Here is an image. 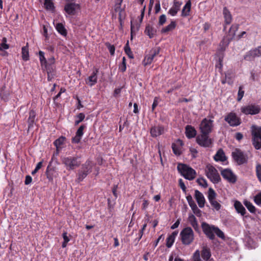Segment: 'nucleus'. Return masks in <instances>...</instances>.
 Returning <instances> with one entry per match:
<instances>
[{"label":"nucleus","mask_w":261,"mask_h":261,"mask_svg":"<svg viewBox=\"0 0 261 261\" xmlns=\"http://www.w3.org/2000/svg\"><path fill=\"white\" fill-rule=\"evenodd\" d=\"M177 168L179 172L185 178L190 180L195 178L196 172L189 166L184 164H178Z\"/></svg>","instance_id":"f257e3e1"},{"label":"nucleus","mask_w":261,"mask_h":261,"mask_svg":"<svg viewBox=\"0 0 261 261\" xmlns=\"http://www.w3.org/2000/svg\"><path fill=\"white\" fill-rule=\"evenodd\" d=\"M61 161L68 170H74L81 164V161L77 156H64L61 158Z\"/></svg>","instance_id":"f03ea898"},{"label":"nucleus","mask_w":261,"mask_h":261,"mask_svg":"<svg viewBox=\"0 0 261 261\" xmlns=\"http://www.w3.org/2000/svg\"><path fill=\"white\" fill-rule=\"evenodd\" d=\"M205 174L207 177L214 184H217L221 180V177L216 169L211 165H207L205 168Z\"/></svg>","instance_id":"7ed1b4c3"},{"label":"nucleus","mask_w":261,"mask_h":261,"mask_svg":"<svg viewBox=\"0 0 261 261\" xmlns=\"http://www.w3.org/2000/svg\"><path fill=\"white\" fill-rule=\"evenodd\" d=\"M182 243L185 245L190 244L194 240V232L191 227L184 228L180 233Z\"/></svg>","instance_id":"20e7f679"},{"label":"nucleus","mask_w":261,"mask_h":261,"mask_svg":"<svg viewBox=\"0 0 261 261\" xmlns=\"http://www.w3.org/2000/svg\"><path fill=\"white\" fill-rule=\"evenodd\" d=\"M252 144L256 149H261V127H255L252 130Z\"/></svg>","instance_id":"39448f33"},{"label":"nucleus","mask_w":261,"mask_h":261,"mask_svg":"<svg viewBox=\"0 0 261 261\" xmlns=\"http://www.w3.org/2000/svg\"><path fill=\"white\" fill-rule=\"evenodd\" d=\"M232 155L234 161L239 165L243 164L247 162V155L239 149H236L232 152Z\"/></svg>","instance_id":"423d86ee"},{"label":"nucleus","mask_w":261,"mask_h":261,"mask_svg":"<svg viewBox=\"0 0 261 261\" xmlns=\"http://www.w3.org/2000/svg\"><path fill=\"white\" fill-rule=\"evenodd\" d=\"M213 127V120L203 119L200 124V130L201 133L210 134L212 132Z\"/></svg>","instance_id":"0eeeda50"},{"label":"nucleus","mask_w":261,"mask_h":261,"mask_svg":"<svg viewBox=\"0 0 261 261\" xmlns=\"http://www.w3.org/2000/svg\"><path fill=\"white\" fill-rule=\"evenodd\" d=\"M197 143L201 146L204 147H210L212 144V140L208 137V134L201 133L196 138Z\"/></svg>","instance_id":"6e6552de"},{"label":"nucleus","mask_w":261,"mask_h":261,"mask_svg":"<svg viewBox=\"0 0 261 261\" xmlns=\"http://www.w3.org/2000/svg\"><path fill=\"white\" fill-rule=\"evenodd\" d=\"M260 108L258 105H249L242 107L241 111L245 115H255L259 113Z\"/></svg>","instance_id":"1a4fd4ad"},{"label":"nucleus","mask_w":261,"mask_h":261,"mask_svg":"<svg viewBox=\"0 0 261 261\" xmlns=\"http://www.w3.org/2000/svg\"><path fill=\"white\" fill-rule=\"evenodd\" d=\"M224 120L231 126H238L241 123V119L237 117V115L233 112H231L228 114L225 117Z\"/></svg>","instance_id":"9d476101"},{"label":"nucleus","mask_w":261,"mask_h":261,"mask_svg":"<svg viewBox=\"0 0 261 261\" xmlns=\"http://www.w3.org/2000/svg\"><path fill=\"white\" fill-rule=\"evenodd\" d=\"M201 227L204 234L211 240L215 238L214 232L216 227L213 225H210L206 222H203L201 224Z\"/></svg>","instance_id":"9b49d317"},{"label":"nucleus","mask_w":261,"mask_h":261,"mask_svg":"<svg viewBox=\"0 0 261 261\" xmlns=\"http://www.w3.org/2000/svg\"><path fill=\"white\" fill-rule=\"evenodd\" d=\"M221 174L222 177L230 183L234 184L237 181V176L229 169L221 170Z\"/></svg>","instance_id":"f8f14e48"},{"label":"nucleus","mask_w":261,"mask_h":261,"mask_svg":"<svg viewBox=\"0 0 261 261\" xmlns=\"http://www.w3.org/2000/svg\"><path fill=\"white\" fill-rule=\"evenodd\" d=\"M80 5L75 3H69L64 6L65 11L70 15H74L76 14V11L80 9Z\"/></svg>","instance_id":"ddd939ff"},{"label":"nucleus","mask_w":261,"mask_h":261,"mask_svg":"<svg viewBox=\"0 0 261 261\" xmlns=\"http://www.w3.org/2000/svg\"><path fill=\"white\" fill-rule=\"evenodd\" d=\"M159 52L160 49L159 48L151 49L149 53L146 55L144 58V65H146L148 64H150L152 62L154 57L159 54Z\"/></svg>","instance_id":"4468645a"},{"label":"nucleus","mask_w":261,"mask_h":261,"mask_svg":"<svg viewBox=\"0 0 261 261\" xmlns=\"http://www.w3.org/2000/svg\"><path fill=\"white\" fill-rule=\"evenodd\" d=\"M165 133V128L163 126L158 125L151 127L150 133L151 137L156 138L163 135Z\"/></svg>","instance_id":"2eb2a0df"},{"label":"nucleus","mask_w":261,"mask_h":261,"mask_svg":"<svg viewBox=\"0 0 261 261\" xmlns=\"http://www.w3.org/2000/svg\"><path fill=\"white\" fill-rule=\"evenodd\" d=\"M98 72V70L95 69L93 71L92 74L85 80L86 83L91 87L94 85L97 82V74Z\"/></svg>","instance_id":"dca6fc26"},{"label":"nucleus","mask_w":261,"mask_h":261,"mask_svg":"<svg viewBox=\"0 0 261 261\" xmlns=\"http://www.w3.org/2000/svg\"><path fill=\"white\" fill-rule=\"evenodd\" d=\"M85 127L86 126L84 125H82L79 127L76 132L75 136L72 139V143L76 144L80 142L84 134V129Z\"/></svg>","instance_id":"f3484780"},{"label":"nucleus","mask_w":261,"mask_h":261,"mask_svg":"<svg viewBox=\"0 0 261 261\" xmlns=\"http://www.w3.org/2000/svg\"><path fill=\"white\" fill-rule=\"evenodd\" d=\"M195 198L199 206L201 208L203 207L205 202V200L203 194L196 190L195 191Z\"/></svg>","instance_id":"a211bd4d"},{"label":"nucleus","mask_w":261,"mask_h":261,"mask_svg":"<svg viewBox=\"0 0 261 261\" xmlns=\"http://www.w3.org/2000/svg\"><path fill=\"white\" fill-rule=\"evenodd\" d=\"M185 134L186 137L189 138H194L197 132L195 128L191 125H187L185 128Z\"/></svg>","instance_id":"6ab92c4d"},{"label":"nucleus","mask_w":261,"mask_h":261,"mask_svg":"<svg viewBox=\"0 0 261 261\" xmlns=\"http://www.w3.org/2000/svg\"><path fill=\"white\" fill-rule=\"evenodd\" d=\"M181 4V2L174 1L173 5L169 10L168 13L172 16L176 15L179 10Z\"/></svg>","instance_id":"aec40b11"},{"label":"nucleus","mask_w":261,"mask_h":261,"mask_svg":"<svg viewBox=\"0 0 261 261\" xmlns=\"http://www.w3.org/2000/svg\"><path fill=\"white\" fill-rule=\"evenodd\" d=\"M223 14L225 20V24H229L232 21V16L230 11L226 7H224L223 10Z\"/></svg>","instance_id":"412c9836"},{"label":"nucleus","mask_w":261,"mask_h":261,"mask_svg":"<svg viewBox=\"0 0 261 261\" xmlns=\"http://www.w3.org/2000/svg\"><path fill=\"white\" fill-rule=\"evenodd\" d=\"M234 206L236 211L242 216H244L246 214V210L242 204L239 201H236L234 203Z\"/></svg>","instance_id":"4be33fe9"},{"label":"nucleus","mask_w":261,"mask_h":261,"mask_svg":"<svg viewBox=\"0 0 261 261\" xmlns=\"http://www.w3.org/2000/svg\"><path fill=\"white\" fill-rule=\"evenodd\" d=\"M248 56L251 57L252 58L260 56L261 57V46H258L254 49L250 50L245 58H246Z\"/></svg>","instance_id":"5701e85b"},{"label":"nucleus","mask_w":261,"mask_h":261,"mask_svg":"<svg viewBox=\"0 0 261 261\" xmlns=\"http://www.w3.org/2000/svg\"><path fill=\"white\" fill-rule=\"evenodd\" d=\"M178 232L173 231L166 239V246L170 248L174 242L175 238L177 235Z\"/></svg>","instance_id":"b1692460"},{"label":"nucleus","mask_w":261,"mask_h":261,"mask_svg":"<svg viewBox=\"0 0 261 261\" xmlns=\"http://www.w3.org/2000/svg\"><path fill=\"white\" fill-rule=\"evenodd\" d=\"M10 93L9 90L6 89L5 86H3L0 90V96L4 101H7L9 99Z\"/></svg>","instance_id":"393cba45"},{"label":"nucleus","mask_w":261,"mask_h":261,"mask_svg":"<svg viewBox=\"0 0 261 261\" xmlns=\"http://www.w3.org/2000/svg\"><path fill=\"white\" fill-rule=\"evenodd\" d=\"M36 117V113L34 110H31L30 111L29 113V117L28 120V128L30 129L33 126L34 122H35V119Z\"/></svg>","instance_id":"a878e982"},{"label":"nucleus","mask_w":261,"mask_h":261,"mask_svg":"<svg viewBox=\"0 0 261 261\" xmlns=\"http://www.w3.org/2000/svg\"><path fill=\"white\" fill-rule=\"evenodd\" d=\"M191 3L189 0L185 4L181 11V16L183 17L187 16L189 15L191 10Z\"/></svg>","instance_id":"bb28decb"},{"label":"nucleus","mask_w":261,"mask_h":261,"mask_svg":"<svg viewBox=\"0 0 261 261\" xmlns=\"http://www.w3.org/2000/svg\"><path fill=\"white\" fill-rule=\"evenodd\" d=\"M55 63V59L54 57H50V58L48 59V60H47V67H44V68L46 69L48 74H49V73L51 72L53 70L54 68H53V66L54 65Z\"/></svg>","instance_id":"cd10ccee"},{"label":"nucleus","mask_w":261,"mask_h":261,"mask_svg":"<svg viewBox=\"0 0 261 261\" xmlns=\"http://www.w3.org/2000/svg\"><path fill=\"white\" fill-rule=\"evenodd\" d=\"M211 256V253L208 248L203 247L201 251V257L205 261H207Z\"/></svg>","instance_id":"c85d7f7f"},{"label":"nucleus","mask_w":261,"mask_h":261,"mask_svg":"<svg viewBox=\"0 0 261 261\" xmlns=\"http://www.w3.org/2000/svg\"><path fill=\"white\" fill-rule=\"evenodd\" d=\"M214 159L216 161L223 162L225 161L226 157L224 151L222 149H219L214 156Z\"/></svg>","instance_id":"c756f323"},{"label":"nucleus","mask_w":261,"mask_h":261,"mask_svg":"<svg viewBox=\"0 0 261 261\" xmlns=\"http://www.w3.org/2000/svg\"><path fill=\"white\" fill-rule=\"evenodd\" d=\"M55 27L58 32L61 35L63 36H66L67 35V31L62 23H57L56 24Z\"/></svg>","instance_id":"7c9ffc66"},{"label":"nucleus","mask_w":261,"mask_h":261,"mask_svg":"<svg viewBox=\"0 0 261 261\" xmlns=\"http://www.w3.org/2000/svg\"><path fill=\"white\" fill-rule=\"evenodd\" d=\"M176 27V23L175 21H171V23L166 26V27L162 29L161 30V32L162 33H166L168 32H170L173 30Z\"/></svg>","instance_id":"2f4dec72"},{"label":"nucleus","mask_w":261,"mask_h":261,"mask_svg":"<svg viewBox=\"0 0 261 261\" xmlns=\"http://www.w3.org/2000/svg\"><path fill=\"white\" fill-rule=\"evenodd\" d=\"M21 54L22 58L24 61H28L29 60V53L27 45L22 47Z\"/></svg>","instance_id":"473e14b6"},{"label":"nucleus","mask_w":261,"mask_h":261,"mask_svg":"<svg viewBox=\"0 0 261 261\" xmlns=\"http://www.w3.org/2000/svg\"><path fill=\"white\" fill-rule=\"evenodd\" d=\"M92 166L91 161H87L82 165L81 169L85 170L88 173L92 171Z\"/></svg>","instance_id":"72a5a7b5"},{"label":"nucleus","mask_w":261,"mask_h":261,"mask_svg":"<svg viewBox=\"0 0 261 261\" xmlns=\"http://www.w3.org/2000/svg\"><path fill=\"white\" fill-rule=\"evenodd\" d=\"M39 60L42 67H47V60L44 57V53L42 51H39Z\"/></svg>","instance_id":"f704fd0d"},{"label":"nucleus","mask_w":261,"mask_h":261,"mask_svg":"<svg viewBox=\"0 0 261 261\" xmlns=\"http://www.w3.org/2000/svg\"><path fill=\"white\" fill-rule=\"evenodd\" d=\"M65 139V137L62 136L55 141L54 144L56 147L57 150L59 149V148L61 147V146L64 143Z\"/></svg>","instance_id":"c9c22d12"},{"label":"nucleus","mask_w":261,"mask_h":261,"mask_svg":"<svg viewBox=\"0 0 261 261\" xmlns=\"http://www.w3.org/2000/svg\"><path fill=\"white\" fill-rule=\"evenodd\" d=\"M189 219L191 224L195 230H198V224L195 217L193 215H191L189 217Z\"/></svg>","instance_id":"e433bc0d"},{"label":"nucleus","mask_w":261,"mask_h":261,"mask_svg":"<svg viewBox=\"0 0 261 261\" xmlns=\"http://www.w3.org/2000/svg\"><path fill=\"white\" fill-rule=\"evenodd\" d=\"M87 172H86L85 170L81 169L79 171L78 174V178L77 179V181L80 182L82 181L88 174Z\"/></svg>","instance_id":"4c0bfd02"},{"label":"nucleus","mask_w":261,"mask_h":261,"mask_svg":"<svg viewBox=\"0 0 261 261\" xmlns=\"http://www.w3.org/2000/svg\"><path fill=\"white\" fill-rule=\"evenodd\" d=\"M216 193L212 188H210L208 191V199L209 201L215 200Z\"/></svg>","instance_id":"58836bf2"},{"label":"nucleus","mask_w":261,"mask_h":261,"mask_svg":"<svg viewBox=\"0 0 261 261\" xmlns=\"http://www.w3.org/2000/svg\"><path fill=\"white\" fill-rule=\"evenodd\" d=\"M44 5L47 10H53L54 9V3L51 0H45Z\"/></svg>","instance_id":"ea45409f"},{"label":"nucleus","mask_w":261,"mask_h":261,"mask_svg":"<svg viewBox=\"0 0 261 261\" xmlns=\"http://www.w3.org/2000/svg\"><path fill=\"white\" fill-rule=\"evenodd\" d=\"M244 204L247 209L252 213L255 212V208L253 204L249 201H246L244 202Z\"/></svg>","instance_id":"a19ab883"},{"label":"nucleus","mask_w":261,"mask_h":261,"mask_svg":"<svg viewBox=\"0 0 261 261\" xmlns=\"http://www.w3.org/2000/svg\"><path fill=\"white\" fill-rule=\"evenodd\" d=\"M7 39L6 37H3L1 44L0 50L4 49H8L9 48V45L7 44Z\"/></svg>","instance_id":"79ce46f5"},{"label":"nucleus","mask_w":261,"mask_h":261,"mask_svg":"<svg viewBox=\"0 0 261 261\" xmlns=\"http://www.w3.org/2000/svg\"><path fill=\"white\" fill-rule=\"evenodd\" d=\"M124 51L130 58H133V54L131 51L130 48L128 45V41H127V42L124 46Z\"/></svg>","instance_id":"37998d69"},{"label":"nucleus","mask_w":261,"mask_h":261,"mask_svg":"<svg viewBox=\"0 0 261 261\" xmlns=\"http://www.w3.org/2000/svg\"><path fill=\"white\" fill-rule=\"evenodd\" d=\"M145 33L149 36L150 38H151L153 37L154 33L152 28L150 27L149 25H148L146 27Z\"/></svg>","instance_id":"c03bdc74"},{"label":"nucleus","mask_w":261,"mask_h":261,"mask_svg":"<svg viewBox=\"0 0 261 261\" xmlns=\"http://www.w3.org/2000/svg\"><path fill=\"white\" fill-rule=\"evenodd\" d=\"M62 236L64 239V242L62 243V246L63 248H65L66 247L68 242H69L70 239L67 236V233L66 232H64L63 233Z\"/></svg>","instance_id":"a18cd8bd"},{"label":"nucleus","mask_w":261,"mask_h":261,"mask_svg":"<svg viewBox=\"0 0 261 261\" xmlns=\"http://www.w3.org/2000/svg\"><path fill=\"white\" fill-rule=\"evenodd\" d=\"M256 173L258 179L261 182V164H257L256 166Z\"/></svg>","instance_id":"49530a36"},{"label":"nucleus","mask_w":261,"mask_h":261,"mask_svg":"<svg viewBox=\"0 0 261 261\" xmlns=\"http://www.w3.org/2000/svg\"><path fill=\"white\" fill-rule=\"evenodd\" d=\"M85 115L82 113H81L80 114H79L77 116H76V120H75V125H77L79 124L81 122H82L85 118Z\"/></svg>","instance_id":"de8ad7c7"},{"label":"nucleus","mask_w":261,"mask_h":261,"mask_svg":"<svg viewBox=\"0 0 261 261\" xmlns=\"http://www.w3.org/2000/svg\"><path fill=\"white\" fill-rule=\"evenodd\" d=\"M197 183L201 186L206 188L207 187L206 180L203 178H199L197 179Z\"/></svg>","instance_id":"09e8293b"},{"label":"nucleus","mask_w":261,"mask_h":261,"mask_svg":"<svg viewBox=\"0 0 261 261\" xmlns=\"http://www.w3.org/2000/svg\"><path fill=\"white\" fill-rule=\"evenodd\" d=\"M211 204L217 211H219L221 208V205L216 200H214L210 202Z\"/></svg>","instance_id":"8fccbe9b"},{"label":"nucleus","mask_w":261,"mask_h":261,"mask_svg":"<svg viewBox=\"0 0 261 261\" xmlns=\"http://www.w3.org/2000/svg\"><path fill=\"white\" fill-rule=\"evenodd\" d=\"M214 233L221 239H224L225 237L224 233L219 228L216 227Z\"/></svg>","instance_id":"3c124183"},{"label":"nucleus","mask_w":261,"mask_h":261,"mask_svg":"<svg viewBox=\"0 0 261 261\" xmlns=\"http://www.w3.org/2000/svg\"><path fill=\"white\" fill-rule=\"evenodd\" d=\"M119 69L122 72H124L126 70V66L125 57H123L122 64L119 65Z\"/></svg>","instance_id":"603ef678"},{"label":"nucleus","mask_w":261,"mask_h":261,"mask_svg":"<svg viewBox=\"0 0 261 261\" xmlns=\"http://www.w3.org/2000/svg\"><path fill=\"white\" fill-rule=\"evenodd\" d=\"M200 255V251L198 250H197L194 252L193 256V261H201Z\"/></svg>","instance_id":"864d4df0"},{"label":"nucleus","mask_w":261,"mask_h":261,"mask_svg":"<svg viewBox=\"0 0 261 261\" xmlns=\"http://www.w3.org/2000/svg\"><path fill=\"white\" fill-rule=\"evenodd\" d=\"M193 213L196 215L197 217H200L201 216V211L198 208L197 205L191 208Z\"/></svg>","instance_id":"5fc2aeb1"},{"label":"nucleus","mask_w":261,"mask_h":261,"mask_svg":"<svg viewBox=\"0 0 261 261\" xmlns=\"http://www.w3.org/2000/svg\"><path fill=\"white\" fill-rule=\"evenodd\" d=\"M166 21V16L165 14L161 15L159 17V24L160 25H163Z\"/></svg>","instance_id":"6e6d98bb"},{"label":"nucleus","mask_w":261,"mask_h":261,"mask_svg":"<svg viewBox=\"0 0 261 261\" xmlns=\"http://www.w3.org/2000/svg\"><path fill=\"white\" fill-rule=\"evenodd\" d=\"M238 25L234 24V25H231V27L230 28L229 32L230 33H231L232 36H234L235 32L238 30Z\"/></svg>","instance_id":"4d7b16f0"},{"label":"nucleus","mask_w":261,"mask_h":261,"mask_svg":"<svg viewBox=\"0 0 261 261\" xmlns=\"http://www.w3.org/2000/svg\"><path fill=\"white\" fill-rule=\"evenodd\" d=\"M172 148L174 154H175L176 155L180 154V150L178 148V147L176 146L175 144H173L172 145Z\"/></svg>","instance_id":"13d9d810"},{"label":"nucleus","mask_w":261,"mask_h":261,"mask_svg":"<svg viewBox=\"0 0 261 261\" xmlns=\"http://www.w3.org/2000/svg\"><path fill=\"white\" fill-rule=\"evenodd\" d=\"M106 45L108 48V49L110 53V54L111 55H114V54L115 53V46L114 45H111L109 43H107V44H106Z\"/></svg>","instance_id":"bf43d9fd"},{"label":"nucleus","mask_w":261,"mask_h":261,"mask_svg":"<svg viewBox=\"0 0 261 261\" xmlns=\"http://www.w3.org/2000/svg\"><path fill=\"white\" fill-rule=\"evenodd\" d=\"M42 166V162H39L36 165L35 169L32 172V174L34 175L41 168Z\"/></svg>","instance_id":"052dcab7"},{"label":"nucleus","mask_w":261,"mask_h":261,"mask_svg":"<svg viewBox=\"0 0 261 261\" xmlns=\"http://www.w3.org/2000/svg\"><path fill=\"white\" fill-rule=\"evenodd\" d=\"M254 201L258 205H261V193H259L254 197Z\"/></svg>","instance_id":"680f3d73"},{"label":"nucleus","mask_w":261,"mask_h":261,"mask_svg":"<svg viewBox=\"0 0 261 261\" xmlns=\"http://www.w3.org/2000/svg\"><path fill=\"white\" fill-rule=\"evenodd\" d=\"M159 103V98L157 97H155L154 98L153 102L152 105V111H153L155 107L158 106Z\"/></svg>","instance_id":"e2e57ef3"},{"label":"nucleus","mask_w":261,"mask_h":261,"mask_svg":"<svg viewBox=\"0 0 261 261\" xmlns=\"http://www.w3.org/2000/svg\"><path fill=\"white\" fill-rule=\"evenodd\" d=\"M178 181H179V185L180 188L182 189V190L184 192H186V186H185L184 181H182V180L181 179H179Z\"/></svg>","instance_id":"0e129e2a"},{"label":"nucleus","mask_w":261,"mask_h":261,"mask_svg":"<svg viewBox=\"0 0 261 261\" xmlns=\"http://www.w3.org/2000/svg\"><path fill=\"white\" fill-rule=\"evenodd\" d=\"M244 92L242 90L241 87H240L239 92H238V100L240 101L242 97H243Z\"/></svg>","instance_id":"69168bd1"},{"label":"nucleus","mask_w":261,"mask_h":261,"mask_svg":"<svg viewBox=\"0 0 261 261\" xmlns=\"http://www.w3.org/2000/svg\"><path fill=\"white\" fill-rule=\"evenodd\" d=\"M243 135L242 133H237L236 134L235 138L237 140L240 141L241 140H242L243 139Z\"/></svg>","instance_id":"338daca9"},{"label":"nucleus","mask_w":261,"mask_h":261,"mask_svg":"<svg viewBox=\"0 0 261 261\" xmlns=\"http://www.w3.org/2000/svg\"><path fill=\"white\" fill-rule=\"evenodd\" d=\"M32 178L31 176H30V175L26 176L25 180V184L27 185L30 184L32 182Z\"/></svg>","instance_id":"774afa93"}]
</instances>
